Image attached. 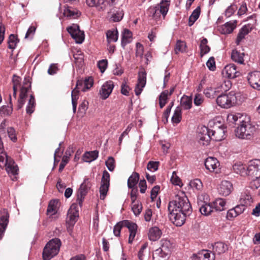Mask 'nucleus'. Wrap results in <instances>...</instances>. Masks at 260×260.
Returning <instances> with one entry per match:
<instances>
[{
  "mask_svg": "<svg viewBox=\"0 0 260 260\" xmlns=\"http://www.w3.org/2000/svg\"><path fill=\"white\" fill-rule=\"evenodd\" d=\"M237 24V20L229 21L221 25L219 28V31L222 34H229L233 32L236 28Z\"/></svg>",
  "mask_w": 260,
  "mask_h": 260,
  "instance_id": "nucleus-25",
  "label": "nucleus"
},
{
  "mask_svg": "<svg viewBox=\"0 0 260 260\" xmlns=\"http://www.w3.org/2000/svg\"><path fill=\"white\" fill-rule=\"evenodd\" d=\"M61 246V241L58 238H55L49 241L46 245L43 252L44 260H50L57 255Z\"/></svg>",
  "mask_w": 260,
  "mask_h": 260,
  "instance_id": "nucleus-5",
  "label": "nucleus"
},
{
  "mask_svg": "<svg viewBox=\"0 0 260 260\" xmlns=\"http://www.w3.org/2000/svg\"><path fill=\"white\" fill-rule=\"evenodd\" d=\"M232 86V83L230 81L227 80L221 83L217 88L219 89L220 92H225L229 90Z\"/></svg>",
  "mask_w": 260,
  "mask_h": 260,
  "instance_id": "nucleus-48",
  "label": "nucleus"
},
{
  "mask_svg": "<svg viewBox=\"0 0 260 260\" xmlns=\"http://www.w3.org/2000/svg\"><path fill=\"white\" fill-rule=\"evenodd\" d=\"M242 204L236 206L234 208L238 216L242 213L246 209L245 206L250 205L252 202L251 196L246 195L241 199Z\"/></svg>",
  "mask_w": 260,
  "mask_h": 260,
  "instance_id": "nucleus-21",
  "label": "nucleus"
},
{
  "mask_svg": "<svg viewBox=\"0 0 260 260\" xmlns=\"http://www.w3.org/2000/svg\"><path fill=\"white\" fill-rule=\"evenodd\" d=\"M99 155V151L94 150L85 152L83 156V159L84 161L90 162L95 160Z\"/></svg>",
  "mask_w": 260,
  "mask_h": 260,
  "instance_id": "nucleus-34",
  "label": "nucleus"
},
{
  "mask_svg": "<svg viewBox=\"0 0 260 260\" xmlns=\"http://www.w3.org/2000/svg\"><path fill=\"white\" fill-rule=\"evenodd\" d=\"M161 235L162 232L157 226L150 228L148 233L149 239L153 241H155L159 239Z\"/></svg>",
  "mask_w": 260,
  "mask_h": 260,
  "instance_id": "nucleus-26",
  "label": "nucleus"
},
{
  "mask_svg": "<svg viewBox=\"0 0 260 260\" xmlns=\"http://www.w3.org/2000/svg\"><path fill=\"white\" fill-rule=\"evenodd\" d=\"M18 42L17 38L13 34H11L9 36L8 44L10 49H15L17 43Z\"/></svg>",
  "mask_w": 260,
  "mask_h": 260,
  "instance_id": "nucleus-51",
  "label": "nucleus"
},
{
  "mask_svg": "<svg viewBox=\"0 0 260 260\" xmlns=\"http://www.w3.org/2000/svg\"><path fill=\"white\" fill-rule=\"evenodd\" d=\"M189 185L193 189H196L197 190H201L203 187L202 182L201 180L199 179H195L191 180Z\"/></svg>",
  "mask_w": 260,
  "mask_h": 260,
  "instance_id": "nucleus-44",
  "label": "nucleus"
},
{
  "mask_svg": "<svg viewBox=\"0 0 260 260\" xmlns=\"http://www.w3.org/2000/svg\"><path fill=\"white\" fill-rule=\"evenodd\" d=\"M204 101V98L202 94L197 93L196 94L193 102L195 105L199 106H200Z\"/></svg>",
  "mask_w": 260,
  "mask_h": 260,
  "instance_id": "nucleus-64",
  "label": "nucleus"
},
{
  "mask_svg": "<svg viewBox=\"0 0 260 260\" xmlns=\"http://www.w3.org/2000/svg\"><path fill=\"white\" fill-rule=\"evenodd\" d=\"M206 65L210 71H214L216 69L214 58L213 57H210L206 62Z\"/></svg>",
  "mask_w": 260,
  "mask_h": 260,
  "instance_id": "nucleus-63",
  "label": "nucleus"
},
{
  "mask_svg": "<svg viewBox=\"0 0 260 260\" xmlns=\"http://www.w3.org/2000/svg\"><path fill=\"white\" fill-rule=\"evenodd\" d=\"M78 99V96L75 94V90L72 91V104L73 105V111L74 113L76 112V107L77 105V100Z\"/></svg>",
  "mask_w": 260,
  "mask_h": 260,
  "instance_id": "nucleus-59",
  "label": "nucleus"
},
{
  "mask_svg": "<svg viewBox=\"0 0 260 260\" xmlns=\"http://www.w3.org/2000/svg\"><path fill=\"white\" fill-rule=\"evenodd\" d=\"M247 79L252 88L258 90H260V72L254 71L249 73Z\"/></svg>",
  "mask_w": 260,
  "mask_h": 260,
  "instance_id": "nucleus-14",
  "label": "nucleus"
},
{
  "mask_svg": "<svg viewBox=\"0 0 260 260\" xmlns=\"http://www.w3.org/2000/svg\"><path fill=\"white\" fill-rule=\"evenodd\" d=\"M225 201L224 199L218 198L211 203L213 210L217 211H221L225 209Z\"/></svg>",
  "mask_w": 260,
  "mask_h": 260,
  "instance_id": "nucleus-31",
  "label": "nucleus"
},
{
  "mask_svg": "<svg viewBox=\"0 0 260 260\" xmlns=\"http://www.w3.org/2000/svg\"><path fill=\"white\" fill-rule=\"evenodd\" d=\"M159 162L150 161L147 164V169L151 171H156L158 168Z\"/></svg>",
  "mask_w": 260,
  "mask_h": 260,
  "instance_id": "nucleus-60",
  "label": "nucleus"
},
{
  "mask_svg": "<svg viewBox=\"0 0 260 260\" xmlns=\"http://www.w3.org/2000/svg\"><path fill=\"white\" fill-rule=\"evenodd\" d=\"M4 167H5L6 170L9 174L13 175L18 174V166L12 159L8 161Z\"/></svg>",
  "mask_w": 260,
  "mask_h": 260,
  "instance_id": "nucleus-28",
  "label": "nucleus"
},
{
  "mask_svg": "<svg viewBox=\"0 0 260 260\" xmlns=\"http://www.w3.org/2000/svg\"><path fill=\"white\" fill-rule=\"evenodd\" d=\"M122 222L124 223V226L126 227L128 229L129 232L128 243H132L136 236L138 226L135 223L127 220H123Z\"/></svg>",
  "mask_w": 260,
  "mask_h": 260,
  "instance_id": "nucleus-18",
  "label": "nucleus"
},
{
  "mask_svg": "<svg viewBox=\"0 0 260 260\" xmlns=\"http://www.w3.org/2000/svg\"><path fill=\"white\" fill-rule=\"evenodd\" d=\"M169 218L176 226L182 225L186 217L192 212V208L187 197L183 192L176 194L168 205Z\"/></svg>",
  "mask_w": 260,
  "mask_h": 260,
  "instance_id": "nucleus-1",
  "label": "nucleus"
},
{
  "mask_svg": "<svg viewBox=\"0 0 260 260\" xmlns=\"http://www.w3.org/2000/svg\"><path fill=\"white\" fill-rule=\"evenodd\" d=\"M247 176L251 179L260 178V160L255 159L249 162L247 166Z\"/></svg>",
  "mask_w": 260,
  "mask_h": 260,
  "instance_id": "nucleus-7",
  "label": "nucleus"
},
{
  "mask_svg": "<svg viewBox=\"0 0 260 260\" xmlns=\"http://www.w3.org/2000/svg\"><path fill=\"white\" fill-rule=\"evenodd\" d=\"M133 34L132 31L127 29H124L122 32L121 46L124 48L125 46L132 41Z\"/></svg>",
  "mask_w": 260,
  "mask_h": 260,
  "instance_id": "nucleus-27",
  "label": "nucleus"
},
{
  "mask_svg": "<svg viewBox=\"0 0 260 260\" xmlns=\"http://www.w3.org/2000/svg\"><path fill=\"white\" fill-rule=\"evenodd\" d=\"M237 7L235 5H231L229 6L225 11V15L227 17L231 16L237 10Z\"/></svg>",
  "mask_w": 260,
  "mask_h": 260,
  "instance_id": "nucleus-62",
  "label": "nucleus"
},
{
  "mask_svg": "<svg viewBox=\"0 0 260 260\" xmlns=\"http://www.w3.org/2000/svg\"><path fill=\"white\" fill-rule=\"evenodd\" d=\"M219 162L218 160L213 157H209L205 161L206 168L210 172L218 173L219 170Z\"/></svg>",
  "mask_w": 260,
  "mask_h": 260,
  "instance_id": "nucleus-17",
  "label": "nucleus"
},
{
  "mask_svg": "<svg viewBox=\"0 0 260 260\" xmlns=\"http://www.w3.org/2000/svg\"><path fill=\"white\" fill-rule=\"evenodd\" d=\"M181 106L185 110H188L192 106V98L184 95L181 99Z\"/></svg>",
  "mask_w": 260,
  "mask_h": 260,
  "instance_id": "nucleus-37",
  "label": "nucleus"
},
{
  "mask_svg": "<svg viewBox=\"0 0 260 260\" xmlns=\"http://www.w3.org/2000/svg\"><path fill=\"white\" fill-rule=\"evenodd\" d=\"M132 209L136 216L139 215L142 211V205L138 202L132 204Z\"/></svg>",
  "mask_w": 260,
  "mask_h": 260,
  "instance_id": "nucleus-53",
  "label": "nucleus"
},
{
  "mask_svg": "<svg viewBox=\"0 0 260 260\" xmlns=\"http://www.w3.org/2000/svg\"><path fill=\"white\" fill-rule=\"evenodd\" d=\"M168 90H166L162 92L159 97V104L160 108H162L166 105L168 98Z\"/></svg>",
  "mask_w": 260,
  "mask_h": 260,
  "instance_id": "nucleus-45",
  "label": "nucleus"
},
{
  "mask_svg": "<svg viewBox=\"0 0 260 260\" xmlns=\"http://www.w3.org/2000/svg\"><path fill=\"white\" fill-rule=\"evenodd\" d=\"M242 115L240 113L233 114L230 113L228 114L227 117L228 120L230 122L235 123L239 119L240 120H242Z\"/></svg>",
  "mask_w": 260,
  "mask_h": 260,
  "instance_id": "nucleus-54",
  "label": "nucleus"
},
{
  "mask_svg": "<svg viewBox=\"0 0 260 260\" xmlns=\"http://www.w3.org/2000/svg\"><path fill=\"white\" fill-rule=\"evenodd\" d=\"M182 118L181 109L179 107H177L174 111L173 116L172 117V121L173 123H178L180 122Z\"/></svg>",
  "mask_w": 260,
  "mask_h": 260,
  "instance_id": "nucleus-43",
  "label": "nucleus"
},
{
  "mask_svg": "<svg viewBox=\"0 0 260 260\" xmlns=\"http://www.w3.org/2000/svg\"><path fill=\"white\" fill-rule=\"evenodd\" d=\"M212 250L213 252V253L214 254L216 253L220 254L225 252L228 250V246L222 242H218L213 245Z\"/></svg>",
  "mask_w": 260,
  "mask_h": 260,
  "instance_id": "nucleus-29",
  "label": "nucleus"
},
{
  "mask_svg": "<svg viewBox=\"0 0 260 260\" xmlns=\"http://www.w3.org/2000/svg\"><path fill=\"white\" fill-rule=\"evenodd\" d=\"M110 185V174L106 170L103 172L101 180V185L100 188V198L104 200L107 195Z\"/></svg>",
  "mask_w": 260,
  "mask_h": 260,
  "instance_id": "nucleus-11",
  "label": "nucleus"
},
{
  "mask_svg": "<svg viewBox=\"0 0 260 260\" xmlns=\"http://www.w3.org/2000/svg\"><path fill=\"white\" fill-rule=\"evenodd\" d=\"M106 165L110 171H113L115 167L114 158L112 156L109 157L106 161Z\"/></svg>",
  "mask_w": 260,
  "mask_h": 260,
  "instance_id": "nucleus-56",
  "label": "nucleus"
},
{
  "mask_svg": "<svg viewBox=\"0 0 260 260\" xmlns=\"http://www.w3.org/2000/svg\"><path fill=\"white\" fill-rule=\"evenodd\" d=\"M107 38L109 42H116L118 40V32L108 30L106 33Z\"/></svg>",
  "mask_w": 260,
  "mask_h": 260,
  "instance_id": "nucleus-49",
  "label": "nucleus"
},
{
  "mask_svg": "<svg viewBox=\"0 0 260 260\" xmlns=\"http://www.w3.org/2000/svg\"><path fill=\"white\" fill-rule=\"evenodd\" d=\"M201 13V8L198 6L192 13L188 20V25L192 26L199 18Z\"/></svg>",
  "mask_w": 260,
  "mask_h": 260,
  "instance_id": "nucleus-40",
  "label": "nucleus"
},
{
  "mask_svg": "<svg viewBox=\"0 0 260 260\" xmlns=\"http://www.w3.org/2000/svg\"><path fill=\"white\" fill-rule=\"evenodd\" d=\"M36 105L35 97L30 94L28 100V102L26 108V112L27 114H31L35 110Z\"/></svg>",
  "mask_w": 260,
  "mask_h": 260,
  "instance_id": "nucleus-42",
  "label": "nucleus"
},
{
  "mask_svg": "<svg viewBox=\"0 0 260 260\" xmlns=\"http://www.w3.org/2000/svg\"><path fill=\"white\" fill-rule=\"evenodd\" d=\"M193 256L197 260H215L214 254L208 250H202L194 254Z\"/></svg>",
  "mask_w": 260,
  "mask_h": 260,
  "instance_id": "nucleus-24",
  "label": "nucleus"
},
{
  "mask_svg": "<svg viewBox=\"0 0 260 260\" xmlns=\"http://www.w3.org/2000/svg\"><path fill=\"white\" fill-rule=\"evenodd\" d=\"M249 32V26L244 25L239 30L238 34L236 43L239 45L241 41L245 38V36Z\"/></svg>",
  "mask_w": 260,
  "mask_h": 260,
  "instance_id": "nucleus-35",
  "label": "nucleus"
},
{
  "mask_svg": "<svg viewBox=\"0 0 260 260\" xmlns=\"http://www.w3.org/2000/svg\"><path fill=\"white\" fill-rule=\"evenodd\" d=\"M7 133L10 139L14 142L17 140L16 132L13 127H10L7 128Z\"/></svg>",
  "mask_w": 260,
  "mask_h": 260,
  "instance_id": "nucleus-58",
  "label": "nucleus"
},
{
  "mask_svg": "<svg viewBox=\"0 0 260 260\" xmlns=\"http://www.w3.org/2000/svg\"><path fill=\"white\" fill-rule=\"evenodd\" d=\"M222 73L226 77L231 79H234L240 75V73L237 71L236 66L234 64L226 66Z\"/></svg>",
  "mask_w": 260,
  "mask_h": 260,
  "instance_id": "nucleus-19",
  "label": "nucleus"
},
{
  "mask_svg": "<svg viewBox=\"0 0 260 260\" xmlns=\"http://www.w3.org/2000/svg\"><path fill=\"white\" fill-rule=\"evenodd\" d=\"M36 30V27L35 26H30L27 31H26V33L25 34L24 38L25 39H31L33 38L35 34Z\"/></svg>",
  "mask_w": 260,
  "mask_h": 260,
  "instance_id": "nucleus-55",
  "label": "nucleus"
},
{
  "mask_svg": "<svg viewBox=\"0 0 260 260\" xmlns=\"http://www.w3.org/2000/svg\"><path fill=\"white\" fill-rule=\"evenodd\" d=\"M59 70L57 63H52L50 65L48 70V73L49 75H53L56 74Z\"/></svg>",
  "mask_w": 260,
  "mask_h": 260,
  "instance_id": "nucleus-61",
  "label": "nucleus"
},
{
  "mask_svg": "<svg viewBox=\"0 0 260 260\" xmlns=\"http://www.w3.org/2000/svg\"><path fill=\"white\" fill-rule=\"evenodd\" d=\"M123 15L124 13L123 10L119 9L116 12V13L113 14L111 16V19L114 22H118L122 19Z\"/></svg>",
  "mask_w": 260,
  "mask_h": 260,
  "instance_id": "nucleus-52",
  "label": "nucleus"
},
{
  "mask_svg": "<svg viewBox=\"0 0 260 260\" xmlns=\"http://www.w3.org/2000/svg\"><path fill=\"white\" fill-rule=\"evenodd\" d=\"M91 184L88 178H85L83 182L81 184L79 190L77 191V198L76 203H77L81 207L82 206V202L84 199L87 193L88 190L90 188Z\"/></svg>",
  "mask_w": 260,
  "mask_h": 260,
  "instance_id": "nucleus-8",
  "label": "nucleus"
},
{
  "mask_svg": "<svg viewBox=\"0 0 260 260\" xmlns=\"http://www.w3.org/2000/svg\"><path fill=\"white\" fill-rule=\"evenodd\" d=\"M200 211L202 214L207 216L213 211L211 203L209 204L204 203L200 208Z\"/></svg>",
  "mask_w": 260,
  "mask_h": 260,
  "instance_id": "nucleus-41",
  "label": "nucleus"
},
{
  "mask_svg": "<svg viewBox=\"0 0 260 260\" xmlns=\"http://www.w3.org/2000/svg\"><path fill=\"white\" fill-rule=\"evenodd\" d=\"M226 127L221 125L219 126L217 128H215L214 129L210 130V134L211 137L215 141H219L224 138Z\"/></svg>",
  "mask_w": 260,
  "mask_h": 260,
  "instance_id": "nucleus-20",
  "label": "nucleus"
},
{
  "mask_svg": "<svg viewBox=\"0 0 260 260\" xmlns=\"http://www.w3.org/2000/svg\"><path fill=\"white\" fill-rule=\"evenodd\" d=\"M234 172L241 176H247V166L240 163L235 164L233 166Z\"/></svg>",
  "mask_w": 260,
  "mask_h": 260,
  "instance_id": "nucleus-32",
  "label": "nucleus"
},
{
  "mask_svg": "<svg viewBox=\"0 0 260 260\" xmlns=\"http://www.w3.org/2000/svg\"><path fill=\"white\" fill-rule=\"evenodd\" d=\"M218 189L219 194L227 196L231 193L233 189V185L230 181L224 180L221 182Z\"/></svg>",
  "mask_w": 260,
  "mask_h": 260,
  "instance_id": "nucleus-23",
  "label": "nucleus"
},
{
  "mask_svg": "<svg viewBox=\"0 0 260 260\" xmlns=\"http://www.w3.org/2000/svg\"><path fill=\"white\" fill-rule=\"evenodd\" d=\"M169 5V1L162 0L159 5L155 7V9L153 14V18L157 20L159 19L161 14L165 18L168 12Z\"/></svg>",
  "mask_w": 260,
  "mask_h": 260,
  "instance_id": "nucleus-9",
  "label": "nucleus"
},
{
  "mask_svg": "<svg viewBox=\"0 0 260 260\" xmlns=\"http://www.w3.org/2000/svg\"><path fill=\"white\" fill-rule=\"evenodd\" d=\"M172 249L170 241L167 239L160 240V246L153 253V260H168Z\"/></svg>",
  "mask_w": 260,
  "mask_h": 260,
  "instance_id": "nucleus-4",
  "label": "nucleus"
},
{
  "mask_svg": "<svg viewBox=\"0 0 260 260\" xmlns=\"http://www.w3.org/2000/svg\"><path fill=\"white\" fill-rule=\"evenodd\" d=\"M198 138L199 143L203 146H207L209 144L212 139L210 134V129L206 126L201 127V131L199 133Z\"/></svg>",
  "mask_w": 260,
  "mask_h": 260,
  "instance_id": "nucleus-12",
  "label": "nucleus"
},
{
  "mask_svg": "<svg viewBox=\"0 0 260 260\" xmlns=\"http://www.w3.org/2000/svg\"><path fill=\"white\" fill-rule=\"evenodd\" d=\"M207 43L208 40L206 38H203V39L201 41L200 48V56L201 57L210 51V47L207 45Z\"/></svg>",
  "mask_w": 260,
  "mask_h": 260,
  "instance_id": "nucleus-36",
  "label": "nucleus"
},
{
  "mask_svg": "<svg viewBox=\"0 0 260 260\" xmlns=\"http://www.w3.org/2000/svg\"><path fill=\"white\" fill-rule=\"evenodd\" d=\"M124 226L122 221L118 222L114 227L113 233L115 236L119 237L120 235L121 229Z\"/></svg>",
  "mask_w": 260,
  "mask_h": 260,
  "instance_id": "nucleus-57",
  "label": "nucleus"
},
{
  "mask_svg": "<svg viewBox=\"0 0 260 260\" xmlns=\"http://www.w3.org/2000/svg\"><path fill=\"white\" fill-rule=\"evenodd\" d=\"M139 179V174L134 172L129 177L127 180V186L129 188H135L134 187L137 184Z\"/></svg>",
  "mask_w": 260,
  "mask_h": 260,
  "instance_id": "nucleus-39",
  "label": "nucleus"
},
{
  "mask_svg": "<svg viewBox=\"0 0 260 260\" xmlns=\"http://www.w3.org/2000/svg\"><path fill=\"white\" fill-rule=\"evenodd\" d=\"M77 203H73L70 207L68 213V222L70 225H74L79 216V208Z\"/></svg>",
  "mask_w": 260,
  "mask_h": 260,
  "instance_id": "nucleus-13",
  "label": "nucleus"
},
{
  "mask_svg": "<svg viewBox=\"0 0 260 260\" xmlns=\"http://www.w3.org/2000/svg\"><path fill=\"white\" fill-rule=\"evenodd\" d=\"M57 203L58 202L55 200L51 201L50 202L47 209V213L48 214L54 215L56 213Z\"/></svg>",
  "mask_w": 260,
  "mask_h": 260,
  "instance_id": "nucleus-47",
  "label": "nucleus"
},
{
  "mask_svg": "<svg viewBox=\"0 0 260 260\" xmlns=\"http://www.w3.org/2000/svg\"><path fill=\"white\" fill-rule=\"evenodd\" d=\"M93 84V80L91 77H88L84 81V87L82 88V91L86 92L88 90Z\"/></svg>",
  "mask_w": 260,
  "mask_h": 260,
  "instance_id": "nucleus-50",
  "label": "nucleus"
},
{
  "mask_svg": "<svg viewBox=\"0 0 260 260\" xmlns=\"http://www.w3.org/2000/svg\"><path fill=\"white\" fill-rule=\"evenodd\" d=\"M186 44L184 42L182 41H178L176 44L175 48V52L176 54H178L179 52H183L185 51Z\"/></svg>",
  "mask_w": 260,
  "mask_h": 260,
  "instance_id": "nucleus-46",
  "label": "nucleus"
},
{
  "mask_svg": "<svg viewBox=\"0 0 260 260\" xmlns=\"http://www.w3.org/2000/svg\"><path fill=\"white\" fill-rule=\"evenodd\" d=\"M219 93V89L218 88H213L212 87H208L206 88L204 91V93L208 98L213 99L218 96V94Z\"/></svg>",
  "mask_w": 260,
  "mask_h": 260,
  "instance_id": "nucleus-38",
  "label": "nucleus"
},
{
  "mask_svg": "<svg viewBox=\"0 0 260 260\" xmlns=\"http://www.w3.org/2000/svg\"><path fill=\"white\" fill-rule=\"evenodd\" d=\"M244 56V53L243 52H240L238 51L237 49L233 50L231 53V58L232 59L238 63L242 64L244 62L243 57Z\"/></svg>",
  "mask_w": 260,
  "mask_h": 260,
  "instance_id": "nucleus-33",
  "label": "nucleus"
},
{
  "mask_svg": "<svg viewBox=\"0 0 260 260\" xmlns=\"http://www.w3.org/2000/svg\"><path fill=\"white\" fill-rule=\"evenodd\" d=\"M114 87V83L112 81H108L105 83L100 90L99 94L103 100L107 99L111 93Z\"/></svg>",
  "mask_w": 260,
  "mask_h": 260,
  "instance_id": "nucleus-16",
  "label": "nucleus"
},
{
  "mask_svg": "<svg viewBox=\"0 0 260 260\" xmlns=\"http://www.w3.org/2000/svg\"><path fill=\"white\" fill-rule=\"evenodd\" d=\"M146 83V72L144 70L139 72L138 74V83L135 88V93L139 95L142 91L143 88L145 87Z\"/></svg>",
  "mask_w": 260,
  "mask_h": 260,
  "instance_id": "nucleus-15",
  "label": "nucleus"
},
{
  "mask_svg": "<svg viewBox=\"0 0 260 260\" xmlns=\"http://www.w3.org/2000/svg\"><path fill=\"white\" fill-rule=\"evenodd\" d=\"M9 214L6 209H4L0 215V239L2 237V235L5 231L9 222Z\"/></svg>",
  "mask_w": 260,
  "mask_h": 260,
  "instance_id": "nucleus-22",
  "label": "nucleus"
},
{
  "mask_svg": "<svg viewBox=\"0 0 260 260\" xmlns=\"http://www.w3.org/2000/svg\"><path fill=\"white\" fill-rule=\"evenodd\" d=\"M81 13L76 9L67 6L65 7L63 15L68 17L76 18L80 15Z\"/></svg>",
  "mask_w": 260,
  "mask_h": 260,
  "instance_id": "nucleus-30",
  "label": "nucleus"
},
{
  "mask_svg": "<svg viewBox=\"0 0 260 260\" xmlns=\"http://www.w3.org/2000/svg\"><path fill=\"white\" fill-rule=\"evenodd\" d=\"M68 31L78 44L82 43L84 40V32L79 29L77 24H73L67 29Z\"/></svg>",
  "mask_w": 260,
  "mask_h": 260,
  "instance_id": "nucleus-10",
  "label": "nucleus"
},
{
  "mask_svg": "<svg viewBox=\"0 0 260 260\" xmlns=\"http://www.w3.org/2000/svg\"><path fill=\"white\" fill-rule=\"evenodd\" d=\"M13 89L21 87L19 97L17 101V109H20L25 104L28 98V93L30 90V83L28 79L25 78L23 85L21 86V78L16 75H14L12 79Z\"/></svg>",
  "mask_w": 260,
  "mask_h": 260,
  "instance_id": "nucleus-2",
  "label": "nucleus"
},
{
  "mask_svg": "<svg viewBox=\"0 0 260 260\" xmlns=\"http://www.w3.org/2000/svg\"><path fill=\"white\" fill-rule=\"evenodd\" d=\"M239 121L240 124L235 129L236 137L243 139H250L255 131V126L248 120L242 119Z\"/></svg>",
  "mask_w": 260,
  "mask_h": 260,
  "instance_id": "nucleus-3",
  "label": "nucleus"
},
{
  "mask_svg": "<svg viewBox=\"0 0 260 260\" xmlns=\"http://www.w3.org/2000/svg\"><path fill=\"white\" fill-rule=\"evenodd\" d=\"M216 103L220 107L228 109L237 104V96L234 91H231L228 94L219 95L216 99Z\"/></svg>",
  "mask_w": 260,
  "mask_h": 260,
  "instance_id": "nucleus-6",
  "label": "nucleus"
}]
</instances>
